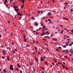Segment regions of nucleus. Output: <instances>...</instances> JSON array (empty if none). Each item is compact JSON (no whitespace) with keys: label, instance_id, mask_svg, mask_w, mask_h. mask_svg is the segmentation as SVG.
Here are the masks:
<instances>
[{"label":"nucleus","instance_id":"79ce46f5","mask_svg":"<svg viewBox=\"0 0 73 73\" xmlns=\"http://www.w3.org/2000/svg\"><path fill=\"white\" fill-rule=\"evenodd\" d=\"M67 40H68V41H70V40H71V39H67Z\"/></svg>","mask_w":73,"mask_h":73},{"label":"nucleus","instance_id":"774afa93","mask_svg":"<svg viewBox=\"0 0 73 73\" xmlns=\"http://www.w3.org/2000/svg\"><path fill=\"white\" fill-rule=\"evenodd\" d=\"M66 46H68V44H66Z\"/></svg>","mask_w":73,"mask_h":73},{"label":"nucleus","instance_id":"49530a36","mask_svg":"<svg viewBox=\"0 0 73 73\" xmlns=\"http://www.w3.org/2000/svg\"><path fill=\"white\" fill-rule=\"evenodd\" d=\"M62 52H65V50H64L63 51H62Z\"/></svg>","mask_w":73,"mask_h":73},{"label":"nucleus","instance_id":"ea45409f","mask_svg":"<svg viewBox=\"0 0 73 73\" xmlns=\"http://www.w3.org/2000/svg\"><path fill=\"white\" fill-rule=\"evenodd\" d=\"M6 3H7V1H8V0H5Z\"/></svg>","mask_w":73,"mask_h":73},{"label":"nucleus","instance_id":"cd10ccee","mask_svg":"<svg viewBox=\"0 0 73 73\" xmlns=\"http://www.w3.org/2000/svg\"><path fill=\"white\" fill-rule=\"evenodd\" d=\"M66 50V53H68V49H67Z\"/></svg>","mask_w":73,"mask_h":73},{"label":"nucleus","instance_id":"a19ab883","mask_svg":"<svg viewBox=\"0 0 73 73\" xmlns=\"http://www.w3.org/2000/svg\"><path fill=\"white\" fill-rule=\"evenodd\" d=\"M53 22H50L49 23V24H53Z\"/></svg>","mask_w":73,"mask_h":73},{"label":"nucleus","instance_id":"a878e982","mask_svg":"<svg viewBox=\"0 0 73 73\" xmlns=\"http://www.w3.org/2000/svg\"><path fill=\"white\" fill-rule=\"evenodd\" d=\"M32 18L33 19V20H35V18H34V17H33Z\"/></svg>","mask_w":73,"mask_h":73},{"label":"nucleus","instance_id":"052dcab7","mask_svg":"<svg viewBox=\"0 0 73 73\" xmlns=\"http://www.w3.org/2000/svg\"><path fill=\"white\" fill-rule=\"evenodd\" d=\"M12 0H11L10 3H11L12 2Z\"/></svg>","mask_w":73,"mask_h":73},{"label":"nucleus","instance_id":"bf43d9fd","mask_svg":"<svg viewBox=\"0 0 73 73\" xmlns=\"http://www.w3.org/2000/svg\"><path fill=\"white\" fill-rule=\"evenodd\" d=\"M43 34H44V35H46L45 33H43Z\"/></svg>","mask_w":73,"mask_h":73},{"label":"nucleus","instance_id":"2eb2a0df","mask_svg":"<svg viewBox=\"0 0 73 73\" xmlns=\"http://www.w3.org/2000/svg\"><path fill=\"white\" fill-rule=\"evenodd\" d=\"M43 60H44L43 58H42V57H41L40 59V61H43Z\"/></svg>","mask_w":73,"mask_h":73},{"label":"nucleus","instance_id":"4c0bfd02","mask_svg":"<svg viewBox=\"0 0 73 73\" xmlns=\"http://www.w3.org/2000/svg\"><path fill=\"white\" fill-rule=\"evenodd\" d=\"M64 57H65V58H68V56H64Z\"/></svg>","mask_w":73,"mask_h":73},{"label":"nucleus","instance_id":"aec40b11","mask_svg":"<svg viewBox=\"0 0 73 73\" xmlns=\"http://www.w3.org/2000/svg\"><path fill=\"white\" fill-rule=\"evenodd\" d=\"M26 37V35H24L23 37V38H24V39L26 38H25Z\"/></svg>","mask_w":73,"mask_h":73},{"label":"nucleus","instance_id":"4be33fe9","mask_svg":"<svg viewBox=\"0 0 73 73\" xmlns=\"http://www.w3.org/2000/svg\"><path fill=\"white\" fill-rule=\"evenodd\" d=\"M15 70H17L18 71H19V69L18 68H16L15 69Z\"/></svg>","mask_w":73,"mask_h":73},{"label":"nucleus","instance_id":"13d9d810","mask_svg":"<svg viewBox=\"0 0 73 73\" xmlns=\"http://www.w3.org/2000/svg\"><path fill=\"white\" fill-rule=\"evenodd\" d=\"M13 53L15 54V51H14V50H13L12 51Z\"/></svg>","mask_w":73,"mask_h":73},{"label":"nucleus","instance_id":"7ed1b4c3","mask_svg":"<svg viewBox=\"0 0 73 73\" xmlns=\"http://www.w3.org/2000/svg\"><path fill=\"white\" fill-rule=\"evenodd\" d=\"M63 19H64V20H69V19L67 18H65V17H63Z\"/></svg>","mask_w":73,"mask_h":73},{"label":"nucleus","instance_id":"393cba45","mask_svg":"<svg viewBox=\"0 0 73 73\" xmlns=\"http://www.w3.org/2000/svg\"><path fill=\"white\" fill-rule=\"evenodd\" d=\"M43 12H44L43 11H41V13H42V14H43Z\"/></svg>","mask_w":73,"mask_h":73},{"label":"nucleus","instance_id":"09e8293b","mask_svg":"<svg viewBox=\"0 0 73 73\" xmlns=\"http://www.w3.org/2000/svg\"><path fill=\"white\" fill-rule=\"evenodd\" d=\"M62 67H63V66H64V64H62Z\"/></svg>","mask_w":73,"mask_h":73},{"label":"nucleus","instance_id":"c9c22d12","mask_svg":"<svg viewBox=\"0 0 73 73\" xmlns=\"http://www.w3.org/2000/svg\"><path fill=\"white\" fill-rule=\"evenodd\" d=\"M62 67L63 68H65V66H63Z\"/></svg>","mask_w":73,"mask_h":73},{"label":"nucleus","instance_id":"c85d7f7f","mask_svg":"<svg viewBox=\"0 0 73 73\" xmlns=\"http://www.w3.org/2000/svg\"><path fill=\"white\" fill-rule=\"evenodd\" d=\"M71 32H72V34H73V30H72L71 31Z\"/></svg>","mask_w":73,"mask_h":73},{"label":"nucleus","instance_id":"6ab92c4d","mask_svg":"<svg viewBox=\"0 0 73 73\" xmlns=\"http://www.w3.org/2000/svg\"><path fill=\"white\" fill-rule=\"evenodd\" d=\"M3 71L4 72H5V73H6V69H3Z\"/></svg>","mask_w":73,"mask_h":73},{"label":"nucleus","instance_id":"5701e85b","mask_svg":"<svg viewBox=\"0 0 73 73\" xmlns=\"http://www.w3.org/2000/svg\"><path fill=\"white\" fill-rule=\"evenodd\" d=\"M64 31L62 30L61 32V33L62 34V33H63V32Z\"/></svg>","mask_w":73,"mask_h":73},{"label":"nucleus","instance_id":"72a5a7b5","mask_svg":"<svg viewBox=\"0 0 73 73\" xmlns=\"http://www.w3.org/2000/svg\"><path fill=\"white\" fill-rule=\"evenodd\" d=\"M59 27H62V28L63 27L62 25H60L59 26Z\"/></svg>","mask_w":73,"mask_h":73},{"label":"nucleus","instance_id":"f257e3e1","mask_svg":"<svg viewBox=\"0 0 73 73\" xmlns=\"http://www.w3.org/2000/svg\"><path fill=\"white\" fill-rule=\"evenodd\" d=\"M13 8H14L15 11L17 12L18 11V10L19 9V7L17 6H14Z\"/></svg>","mask_w":73,"mask_h":73},{"label":"nucleus","instance_id":"c756f323","mask_svg":"<svg viewBox=\"0 0 73 73\" xmlns=\"http://www.w3.org/2000/svg\"><path fill=\"white\" fill-rule=\"evenodd\" d=\"M66 46L64 45L63 46V47L64 48H66Z\"/></svg>","mask_w":73,"mask_h":73},{"label":"nucleus","instance_id":"680f3d73","mask_svg":"<svg viewBox=\"0 0 73 73\" xmlns=\"http://www.w3.org/2000/svg\"><path fill=\"white\" fill-rule=\"evenodd\" d=\"M20 72L21 73H23V71H21V70Z\"/></svg>","mask_w":73,"mask_h":73},{"label":"nucleus","instance_id":"423d86ee","mask_svg":"<svg viewBox=\"0 0 73 73\" xmlns=\"http://www.w3.org/2000/svg\"><path fill=\"white\" fill-rule=\"evenodd\" d=\"M34 58H35V59L36 61H38V59L37 58V57H36V56H35L34 57Z\"/></svg>","mask_w":73,"mask_h":73},{"label":"nucleus","instance_id":"473e14b6","mask_svg":"<svg viewBox=\"0 0 73 73\" xmlns=\"http://www.w3.org/2000/svg\"><path fill=\"white\" fill-rule=\"evenodd\" d=\"M7 49H11V48L10 47H7Z\"/></svg>","mask_w":73,"mask_h":73},{"label":"nucleus","instance_id":"864d4df0","mask_svg":"<svg viewBox=\"0 0 73 73\" xmlns=\"http://www.w3.org/2000/svg\"><path fill=\"white\" fill-rule=\"evenodd\" d=\"M50 19H48V21H50Z\"/></svg>","mask_w":73,"mask_h":73},{"label":"nucleus","instance_id":"f704fd0d","mask_svg":"<svg viewBox=\"0 0 73 73\" xmlns=\"http://www.w3.org/2000/svg\"><path fill=\"white\" fill-rule=\"evenodd\" d=\"M72 53H73V50H72L71 51V52H70V53H71V54H72Z\"/></svg>","mask_w":73,"mask_h":73},{"label":"nucleus","instance_id":"0e129e2a","mask_svg":"<svg viewBox=\"0 0 73 73\" xmlns=\"http://www.w3.org/2000/svg\"><path fill=\"white\" fill-rule=\"evenodd\" d=\"M20 16H23V14H21V15H20Z\"/></svg>","mask_w":73,"mask_h":73},{"label":"nucleus","instance_id":"bb28decb","mask_svg":"<svg viewBox=\"0 0 73 73\" xmlns=\"http://www.w3.org/2000/svg\"><path fill=\"white\" fill-rule=\"evenodd\" d=\"M69 41H68V42H66V44H69Z\"/></svg>","mask_w":73,"mask_h":73},{"label":"nucleus","instance_id":"58836bf2","mask_svg":"<svg viewBox=\"0 0 73 73\" xmlns=\"http://www.w3.org/2000/svg\"><path fill=\"white\" fill-rule=\"evenodd\" d=\"M29 46L30 47V45H27V47H28Z\"/></svg>","mask_w":73,"mask_h":73},{"label":"nucleus","instance_id":"4d7b16f0","mask_svg":"<svg viewBox=\"0 0 73 73\" xmlns=\"http://www.w3.org/2000/svg\"><path fill=\"white\" fill-rule=\"evenodd\" d=\"M68 69V68H67V67H66V68H65V69L66 70Z\"/></svg>","mask_w":73,"mask_h":73},{"label":"nucleus","instance_id":"ddd939ff","mask_svg":"<svg viewBox=\"0 0 73 73\" xmlns=\"http://www.w3.org/2000/svg\"><path fill=\"white\" fill-rule=\"evenodd\" d=\"M17 65L18 67V68H20V65H19V64H17Z\"/></svg>","mask_w":73,"mask_h":73},{"label":"nucleus","instance_id":"e2e57ef3","mask_svg":"<svg viewBox=\"0 0 73 73\" xmlns=\"http://www.w3.org/2000/svg\"><path fill=\"white\" fill-rule=\"evenodd\" d=\"M55 62H57V60H55V61H54Z\"/></svg>","mask_w":73,"mask_h":73},{"label":"nucleus","instance_id":"b1692460","mask_svg":"<svg viewBox=\"0 0 73 73\" xmlns=\"http://www.w3.org/2000/svg\"><path fill=\"white\" fill-rule=\"evenodd\" d=\"M1 58H2L3 59H4V58H5V57L4 56H2Z\"/></svg>","mask_w":73,"mask_h":73},{"label":"nucleus","instance_id":"2f4dec72","mask_svg":"<svg viewBox=\"0 0 73 73\" xmlns=\"http://www.w3.org/2000/svg\"><path fill=\"white\" fill-rule=\"evenodd\" d=\"M21 17H20V18H19V19H18V20H21Z\"/></svg>","mask_w":73,"mask_h":73},{"label":"nucleus","instance_id":"f03ea898","mask_svg":"<svg viewBox=\"0 0 73 73\" xmlns=\"http://www.w3.org/2000/svg\"><path fill=\"white\" fill-rule=\"evenodd\" d=\"M10 69L11 70H13V68L12 65H10Z\"/></svg>","mask_w":73,"mask_h":73},{"label":"nucleus","instance_id":"20e7f679","mask_svg":"<svg viewBox=\"0 0 73 73\" xmlns=\"http://www.w3.org/2000/svg\"><path fill=\"white\" fill-rule=\"evenodd\" d=\"M7 60L8 61H9V56H7Z\"/></svg>","mask_w":73,"mask_h":73},{"label":"nucleus","instance_id":"c03bdc74","mask_svg":"<svg viewBox=\"0 0 73 73\" xmlns=\"http://www.w3.org/2000/svg\"><path fill=\"white\" fill-rule=\"evenodd\" d=\"M44 30H48V29H44Z\"/></svg>","mask_w":73,"mask_h":73},{"label":"nucleus","instance_id":"6e6d98bb","mask_svg":"<svg viewBox=\"0 0 73 73\" xmlns=\"http://www.w3.org/2000/svg\"><path fill=\"white\" fill-rule=\"evenodd\" d=\"M21 7L22 8H23L24 7V6H23V5H22L21 6Z\"/></svg>","mask_w":73,"mask_h":73},{"label":"nucleus","instance_id":"0eeeda50","mask_svg":"<svg viewBox=\"0 0 73 73\" xmlns=\"http://www.w3.org/2000/svg\"><path fill=\"white\" fill-rule=\"evenodd\" d=\"M41 25L43 27L42 28H46V27H45V25H44L42 24H41Z\"/></svg>","mask_w":73,"mask_h":73},{"label":"nucleus","instance_id":"603ef678","mask_svg":"<svg viewBox=\"0 0 73 73\" xmlns=\"http://www.w3.org/2000/svg\"><path fill=\"white\" fill-rule=\"evenodd\" d=\"M48 37V36H46V37H45V38H47Z\"/></svg>","mask_w":73,"mask_h":73},{"label":"nucleus","instance_id":"f8f14e48","mask_svg":"<svg viewBox=\"0 0 73 73\" xmlns=\"http://www.w3.org/2000/svg\"><path fill=\"white\" fill-rule=\"evenodd\" d=\"M35 25H36V27H37V25H38V24H37V23L35 22Z\"/></svg>","mask_w":73,"mask_h":73},{"label":"nucleus","instance_id":"7c9ffc66","mask_svg":"<svg viewBox=\"0 0 73 73\" xmlns=\"http://www.w3.org/2000/svg\"><path fill=\"white\" fill-rule=\"evenodd\" d=\"M42 40H45V41H46V39H44V38H43L42 39Z\"/></svg>","mask_w":73,"mask_h":73},{"label":"nucleus","instance_id":"6e6552de","mask_svg":"<svg viewBox=\"0 0 73 73\" xmlns=\"http://www.w3.org/2000/svg\"><path fill=\"white\" fill-rule=\"evenodd\" d=\"M72 44H73V42H71V44H69V46H72Z\"/></svg>","mask_w":73,"mask_h":73},{"label":"nucleus","instance_id":"1a4fd4ad","mask_svg":"<svg viewBox=\"0 0 73 73\" xmlns=\"http://www.w3.org/2000/svg\"><path fill=\"white\" fill-rule=\"evenodd\" d=\"M64 5H65V6H66V5H68V3L66 2L65 3H64Z\"/></svg>","mask_w":73,"mask_h":73},{"label":"nucleus","instance_id":"f3484780","mask_svg":"<svg viewBox=\"0 0 73 73\" xmlns=\"http://www.w3.org/2000/svg\"><path fill=\"white\" fill-rule=\"evenodd\" d=\"M17 13L18 15H21V13H20L17 12Z\"/></svg>","mask_w":73,"mask_h":73},{"label":"nucleus","instance_id":"9b49d317","mask_svg":"<svg viewBox=\"0 0 73 73\" xmlns=\"http://www.w3.org/2000/svg\"><path fill=\"white\" fill-rule=\"evenodd\" d=\"M35 50H37V46H36L35 47Z\"/></svg>","mask_w":73,"mask_h":73},{"label":"nucleus","instance_id":"a211bd4d","mask_svg":"<svg viewBox=\"0 0 73 73\" xmlns=\"http://www.w3.org/2000/svg\"><path fill=\"white\" fill-rule=\"evenodd\" d=\"M50 14H52V13H48V14L47 15H49V16H50Z\"/></svg>","mask_w":73,"mask_h":73},{"label":"nucleus","instance_id":"39448f33","mask_svg":"<svg viewBox=\"0 0 73 73\" xmlns=\"http://www.w3.org/2000/svg\"><path fill=\"white\" fill-rule=\"evenodd\" d=\"M5 50H4L3 51V52L2 53L4 55L5 54Z\"/></svg>","mask_w":73,"mask_h":73},{"label":"nucleus","instance_id":"dca6fc26","mask_svg":"<svg viewBox=\"0 0 73 73\" xmlns=\"http://www.w3.org/2000/svg\"><path fill=\"white\" fill-rule=\"evenodd\" d=\"M24 41L25 42H27V39L26 38L24 39Z\"/></svg>","mask_w":73,"mask_h":73},{"label":"nucleus","instance_id":"412c9836","mask_svg":"<svg viewBox=\"0 0 73 73\" xmlns=\"http://www.w3.org/2000/svg\"><path fill=\"white\" fill-rule=\"evenodd\" d=\"M40 11H37V13H38V14H39L40 13Z\"/></svg>","mask_w":73,"mask_h":73},{"label":"nucleus","instance_id":"9d476101","mask_svg":"<svg viewBox=\"0 0 73 73\" xmlns=\"http://www.w3.org/2000/svg\"><path fill=\"white\" fill-rule=\"evenodd\" d=\"M52 40H55V41H57V39H56L55 38H53L52 39Z\"/></svg>","mask_w":73,"mask_h":73},{"label":"nucleus","instance_id":"de8ad7c7","mask_svg":"<svg viewBox=\"0 0 73 73\" xmlns=\"http://www.w3.org/2000/svg\"><path fill=\"white\" fill-rule=\"evenodd\" d=\"M66 37H67L68 38H69V36H67Z\"/></svg>","mask_w":73,"mask_h":73},{"label":"nucleus","instance_id":"4468645a","mask_svg":"<svg viewBox=\"0 0 73 73\" xmlns=\"http://www.w3.org/2000/svg\"><path fill=\"white\" fill-rule=\"evenodd\" d=\"M25 1V0H22V1H21V2L23 4V5H24V2Z\"/></svg>","mask_w":73,"mask_h":73},{"label":"nucleus","instance_id":"37998d69","mask_svg":"<svg viewBox=\"0 0 73 73\" xmlns=\"http://www.w3.org/2000/svg\"><path fill=\"white\" fill-rule=\"evenodd\" d=\"M4 4H5V5H6L7 4L6 3H5V2H4Z\"/></svg>","mask_w":73,"mask_h":73},{"label":"nucleus","instance_id":"a18cd8bd","mask_svg":"<svg viewBox=\"0 0 73 73\" xmlns=\"http://www.w3.org/2000/svg\"><path fill=\"white\" fill-rule=\"evenodd\" d=\"M69 56H72V54H69Z\"/></svg>","mask_w":73,"mask_h":73},{"label":"nucleus","instance_id":"e433bc0d","mask_svg":"<svg viewBox=\"0 0 73 73\" xmlns=\"http://www.w3.org/2000/svg\"><path fill=\"white\" fill-rule=\"evenodd\" d=\"M41 36H44V35L42 34H41Z\"/></svg>","mask_w":73,"mask_h":73},{"label":"nucleus","instance_id":"338daca9","mask_svg":"<svg viewBox=\"0 0 73 73\" xmlns=\"http://www.w3.org/2000/svg\"><path fill=\"white\" fill-rule=\"evenodd\" d=\"M58 64H60V65L61 64V62H58Z\"/></svg>","mask_w":73,"mask_h":73},{"label":"nucleus","instance_id":"8fccbe9b","mask_svg":"<svg viewBox=\"0 0 73 73\" xmlns=\"http://www.w3.org/2000/svg\"><path fill=\"white\" fill-rule=\"evenodd\" d=\"M36 53H37V50H35Z\"/></svg>","mask_w":73,"mask_h":73},{"label":"nucleus","instance_id":"5fc2aeb1","mask_svg":"<svg viewBox=\"0 0 73 73\" xmlns=\"http://www.w3.org/2000/svg\"><path fill=\"white\" fill-rule=\"evenodd\" d=\"M45 63L46 64V65H48V63L46 62H45Z\"/></svg>","mask_w":73,"mask_h":73},{"label":"nucleus","instance_id":"69168bd1","mask_svg":"<svg viewBox=\"0 0 73 73\" xmlns=\"http://www.w3.org/2000/svg\"><path fill=\"white\" fill-rule=\"evenodd\" d=\"M52 65H54V63H52Z\"/></svg>","mask_w":73,"mask_h":73},{"label":"nucleus","instance_id":"3c124183","mask_svg":"<svg viewBox=\"0 0 73 73\" xmlns=\"http://www.w3.org/2000/svg\"><path fill=\"white\" fill-rule=\"evenodd\" d=\"M38 54H40V52H38Z\"/></svg>","mask_w":73,"mask_h":73}]
</instances>
